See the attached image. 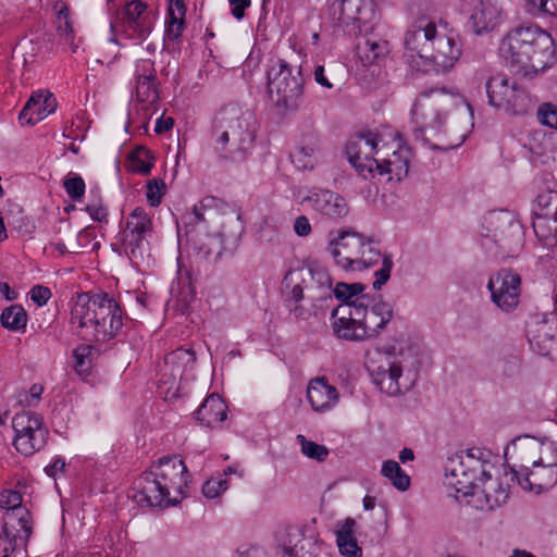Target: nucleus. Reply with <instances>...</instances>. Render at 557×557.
<instances>
[{
    "mask_svg": "<svg viewBox=\"0 0 557 557\" xmlns=\"http://www.w3.org/2000/svg\"><path fill=\"white\" fill-rule=\"evenodd\" d=\"M15 432L13 445L17 451L28 456L40 450L47 442L48 430L39 413L23 410L12 419Z\"/></svg>",
    "mask_w": 557,
    "mask_h": 557,
    "instance_id": "nucleus-15",
    "label": "nucleus"
},
{
    "mask_svg": "<svg viewBox=\"0 0 557 557\" xmlns=\"http://www.w3.org/2000/svg\"><path fill=\"white\" fill-rule=\"evenodd\" d=\"M437 22L419 21L406 33L405 49L410 58L417 55L425 64L433 37L436 36Z\"/></svg>",
    "mask_w": 557,
    "mask_h": 557,
    "instance_id": "nucleus-25",
    "label": "nucleus"
},
{
    "mask_svg": "<svg viewBox=\"0 0 557 557\" xmlns=\"http://www.w3.org/2000/svg\"><path fill=\"white\" fill-rule=\"evenodd\" d=\"M516 480L522 488L541 493L557 482V465L536 463L528 470H523Z\"/></svg>",
    "mask_w": 557,
    "mask_h": 557,
    "instance_id": "nucleus-27",
    "label": "nucleus"
},
{
    "mask_svg": "<svg viewBox=\"0 0 557 557\" xmlns=\"http://www.w3.org/2000/svg\"><path fill=\"white\" fill-rule=\"evenodd\" d=\"M355 520L347 518L336 530V543L339 553L346 557H361L362 549L354 536Z\"/></svg>",
    "mask_w": 557,
    "mask_h": 557,
    "instance_id": "nucleus-38",
    "label": "nucleus"
},
{
    "mask_svg": "<svg viewBox=\"0 0 557 557\" xmlns=\"http://www.w3.org/2000/svg\"><path fill=\"white\" fill-rule=\"evenodd\" d=\"M357 312L355 302L339 304L331 313V327L333 334L346 342H364L362 334L360 318L355 314Z\"/></svg>",
    "mask_w": 557,
    "mask_h": 557,
    "instance_id": "nucleus-23",
    "label": "nucleus"
},
{
    "mask_svg": "<svg viewBox=\"0 0 557 557\" xmlns=\"http://www.w3.org/2000/svg\"><path fill=\"white\" fill-rule=\"evenodd\" d=\"M57 109V100L52 94L34 92L18 114L22 124L34 125L46 119Z\"/></svg>",
    "mask_w": 557,
    "mask_h": 557,
    "instance_id": "nucleus-29",
    "label": "nucleus"
},
{
    "mask_svg": "<svg viewBox=\"0 0 557 557\" xmlns=\"http://www.w3.org/2000/svg\"><path fill=\"white\" fill-rule=\"evenodd\" d=\"M30 534V524L9 527L8 522H3L0 528V557H11V555L24 549Z\"/></svg>",
    "mask_w": 557,
    "mask_h": 557,
    "instance_id": "nucleus-31",
    "label": "nucleus"
},
{
    "mask_svg": "<svg viewBox=\"0 0 557 557\" xmlns=\"http://www.w3.org/2000/svg\"><path fill=\"white\" fill-rule=\"evenodd\" d=\"M195 299V290L189 282L178 281L171 288L169 305L178 313L185 314Z\"/></svg>",
    "mask_w": 557,
    "mask_h": 557,
    "instance_id": "nucleus-40",
    "label": "nucleus"
},
{
    "mask_svg": "<svg viewBox=\"0 0 557 557\" xmlns=\"http://www.w3.org/2000/svg\"><path fill=\"white\" fill-rule=\"evenodd\" d=\"M520 287V275L509 270L499 271L490 278L487 284L493 302L505 312H509L518 306Z\"/></svg>",
    "mask_w": 557,
    "mask_h": 557,
    "instance_id": "nucleus-21",
    "label": "nucleus"
},
{
    "mask_svg": "<svg viewBox=\"0 0 557 557\" xmlns=\"http://www.w3.org/2000/svg\"><path fill=\"white\" fill-rule=\"evenodd\" d=\"M196 361L195 352L191 349L178 348L164 358L163 366L160 368V383L172 385L177 379H181L186 369L191 368Z\"/></svg>",
    "mask_w": 557,
    "mask_h": 557,
    "instance_id": "nucleus-28",
    "label": "nucleus"
},
{
    "mask_svg": "<svg viewBox=\"0 0 557 557\" xmlns=\"http://www.w3.org/2000/svg\"><path fill=\"white\" fill-rule=\"evenodd\" d=\"M530 348L537 355L549 356L556 346V329L547 321H533L528 325Z\"/></svg>",
    "mask_w": 557,
    "mask_h": 557,
    "instance_id": "nucleus-30",
    "label": "nucleus"
},
{
    "mask_svg": "<svg viewBox=\"0 0 557 557\" xmlns=\"http://www.w3.org/2000/svg\"><path fill=\"white\" fill-rule=\"evenodd\" d=\"M21 503V494L16 491H4L0 494V508L5 510L3 522H8L9 527L29 524V512Z\"/></svg>",
    "mask_w": 557,
    "mask_h": 557,
    "instance_id": "nucleus-36",
    "label": "nucleus"
},
{
    "mask_svg": "<svg viewBox=\"0 0 557 557\" xmlns=\"http://www.w3.org/2000/svg\"><path fill=\"white\" fill-rule=\"evenodd\" d=\"M499 55L511 72L533 78L557 62L553 37L537 26H520L508 32L499 44Z\"/></svg>",
    "mask_w": 557,
    "mask_h": 557,
    "instance_id": "nucleus-2",
    "label": "nucleus"
},
{
    "mask_svg": "<svg viewBox=\"0 0 557 557\" xmlns=\"http://www.w3.org/2000/svg\"><path fill=\"white\" fill-rule=\"evenodd\" d=\"M0 322L3 327L10 331H25L27 313L22 306L12 305L2 311Z\"/></svg>",
    "mask_w": 557,
    "mask_h": 557,
    "instance_id": "nucleus-44",
    "label": "nucleus"
},
{
    "mask_svg": "<svg viewBox=\"0 0 557 557\" xmlns=\"http://www.w3.org/2000/svg\"><path fill=\"white\" fill-rule=\"evenodd\" d=\"M71 324L82 338L106 343L122 330L123 312L108 294L82 293L73 302Z\"/></svg>",
    "mask_w": 557,
    "mask_h": 557,
    "instance_id": "nucleus-3",
    "label": "nucleus"
},
{
    "mask_svg": "<svg viewBox=\"0 0 557 557\" xmlns=\"http://www.w3.org/2000/svg\"><path fill=\"white\" fill-rule=\"evenodd\" d=\"M53 9L55 10L54 26L58 35L64 42L73 46L75 34L69 5L64 2L58 1Z\"/></svg>",
    "mask_w": 557,
    "mask_h": 557,
    "instance_id": "nucleus-39",
    "label": "nucleus"
},
{
    "mask_svg": "<svg viewBox=\"0 0 557 557\" xmlns=\"http://www.w3.org/2000/svg\"><path fill=\"white\" fill-rule=\"evenodd\" d=\"M153 166V157L145 147L135 148L128 158V168L132 172L149 174Z\"/></svg>",
    "mask_w": 557,
    "mask_h": 557,
    "instance_id": "nucleus-46",
    "label": "nucleus"
},
{
    "mask_svg": "<svg viewBox=\"0 0 557 557\" xmlns=\"http://www.w3.org/2000/svg\"><path fill=\"white\" fill-rule=\"evenodd\" d=\"M355 306V315L360 318L366 341L375 338L393 318V308L389 304L374 300L370 296L356 298Z\"/></svg>",
    "mask_w": 557,
    "mask_h": 557,
    "instance_id": "nucleus-18",
    "label": "nucleus"
},
{
    "mask_svg": "<svg viewBox=\"0 0 557 557\" xmlns=\"http://www.w3.org/2000/svg\"><path fill=\"white\" fill-rule=\"evenodd\" d=\"M213 199H206L194 207L193 212L183 218V230L187 243L191 246L195 253L208 262H215L224 249L223 239L220 233L211 234L208 232L210 222L216 220L219 214L215 210L208 208ZM182 234V227L178 226V236Z\"/></svg>",
    "mask_w": 557,
    "mask_h": 557,
    "instance_id": "nucleus-7",
    "label": "nucleus"
},
{
    "mask_svg": "<svg viewBox=\"0 0 557 557\" xmlns=\"http://www.w3.org/2000/svg\"><path fill=\"white\" fill-rule=\"evenodd\" d=\"M533 221L549 219L557 215V194L546 191L537 196L531 209Z\"/></svg>",
    "mask_w": 557,
    "mask_h": 557,
    "instance_id": "nucleus-42",
    "label": "nucleus"
},
{
    "mask_svg": "<svg viewBox=\"0 0 557 557\" xmlns=\"http://www.w3.org/2000/svg\"><path fill=\"white\" fill-rule=\"evenodd\" d=\"M534 234L542 245L557 250V214L549 219L533 221Z\"/></svg>",
    "mask_w": 557,
    "mask_h": 557,
    "instance_id": "nucleus-41",
    "label": "nucleus"
},
{
    "mask_svg": "<svg viewBox=\"0 0 557 557\" xmlns=\"http://www.w3.org/2000/svg\"><path fill=\"white\" fill-rule=\"evenodd\" d=\"M184 16L177 15L174 9H170L169 20L165 27L164 38L176 41L181 38L184 29Z\"/></svg>",
    "mask_w": 557,
    "mask_h": 557,
    "instance_id": "nucleus-51",
    "label": "nucleus"
},
{
    "mask_svg": "<svg viewBox=\"0 0 557 557\" xmlns=\"http://www.w3.org/2000/svg\"><path fill=\"white\" fill-rule=\"evenodd\" d=\"M307 399L314 411L323 412L337 403L338 392L324 377H317L308 385Z\"/></svg>",
    "mask_w": 557,
    "mask_h": 557,
    "instance_id": "nucleus-32",
    "label": "nucleus"
},
{
    "mask_svg": "<svg viewBox=\"0 0 557 557\" xmlns=\"http://www.w3.org/2000/svg\"><path fill=\"white\" fill-rule=\"evenodd\" d=\"M164 193L165 184L162 180L153 178L148 182L146 198L150 206L156 207L160 205Z\"/></svg>",
    "mask_w": 557,
    "mask_h": 557,
    "instance_id": "nucleus-53",
    "label": "nucleus"
},
{
    "mask_svg": "<svg viewBox=\"0 0 557 557\" xmlns=\"http://www.w3.org/2000/svg\"><path fill=\"white\" fill-rule=\"evenodd\" d=\"M301 203L332 220L344 219L349 212L346 199L330 189L312 188Z\"/></svg>",
    "mask_w": 557,
    "mask_h": 557,
    "instance_id": "nucleus-22",
    "label": "nucleus"
},
{
    "mask_svg": "<svg viewBox=\"0 0 557 557\" xmlns=\"http://www.w3.org/2000/svg\"><path fill=\"white\" fill-rule=\"evenodd\" d=\"M486 233L482 232L484 237L483 245L488 247L494 243L503 257L516 255L522 247V228L518 221L507 212L493 213L486 219V225L483 226Z\"/></svg>",
    "mask_w": 557,
    "mask_h": 557,
    "instance_id": "nucleus-12",
    "label": "nucleus"
},
{
    "mask_svg": "<svg viewBox=\"0 0 557 557\" xmlns=\"http://www.w3.org/2000/svg\"><path fill=\"white\" fill-rule=\"evenodd\" d=\"M30 298L39 307L46 305L51 297V292L48 287L36 285L30 289Z\"/></svg>",
    "mask_w": 557,
    "mask_h": 557,
    "instance_id": "nucleus-60",
    "label": "nucleus"
},
{
    "mask_svg": "<svg viewBox=\"0 0 557 557\" xmlns=\"http://www.w3.org/2000/svg\"><path fill=\"white\" fill-rule=\"evenodd\" d=\"M189 473L182 459L166 456L159 459L149 471L143 473L137 502L157 507L162 504L176 505L186 496Z\"/></svg>",
    "mask_w": 557,
    "mask_h": 557,
    "instance_id": "nucleus-5",
    "label": "nucleus"
},
{
    "mask_svg": "<svg viewBox=\"0 0 557 557\" xmlns=\"http://www.w3.org/2000/svg\"><path fill=\"white\" fill-rule=\"evenodd\" d=\"M393 268V260L391 256H383L382 267L374 273L375 281L372 286L373 289L380 290L384 284L389 280Z\"/></svg>",
    "mask_w": 557,
    "mask_h": 557,
    "instance_id": "nucleus-54",
    "label": "nucleus"
},
{
    "mask_svg": "<svg viewBox=\"0 0 557 557\" xmlns=\"http://www.w3.org/2000/svg\"><path fill=\"white\" fill-rule=\"evenodd\" d=\"M368 370L372 382L382 393L388 396H398L411 387V384L400 381L403 374L401 366L391 356H382L377 364L372 362Z\"/></svg>",
    "mask_w": 557,
    "mask_h": 557,
    "instance_id": "nucleus-19",
    "label": "nucleus"
},
{
    "mask_svg": "<svg viewBox=\"0 0 557 557\" xmlns=\"http://www.w3.org/2000/svg\"><path fill=\"white\" fill-rule=\"evenodd\" d=\"M259 240L261 243L278 245L281 243V235L273 226L265 223L260 227Z\"/></svg>",
    "mask_w": 557,
    "mask_h": 557,
    "instance_id": "nucleus-59",
    "label": "nucleus"
},
{
    "mask_svg": "<svg viewBox=\"0 0 557 557\" xmlns=\"http://www.w3.org/2000/svg\"><path fill=\"white\" fill-rule=\"evenodd\" d=\"M296 441L300 445L301 453L309 459L322 462L330 455L326 446L309 441L302 434H298Z\"/></svg>",
    "mask_w": 557,
    "mask_h": 557,
    "instance_id": "nucleus-47",
    "label": "nucleus"
},
{
    "mask_svg": "<svg viewBox=\"0 0 557 557\" xmlns=\"http://www.w3.org/2000/svg\"><path fill=\"white\" fill-rule=\"evenodd\" d=\"M42 392V385L33 384L29 388V392L20 394L18 401L24 407H34L39 403Z\"/></svg>",
    "mask_w": 557,
    "mask_h": 557,
    "instance_id": "nucleus-57",
    "label": "nucleus"
},
{
    "mask_svg": "<svg viewBox=\"0 0 557 557\" xmlns=\"http://www.w3.org/2000/svg\"><path fill=\"white\" fill-rule=\"evenodd\" d=\"M63 187L71 199L78 201L85 194L86 185L81 175L70 172L64 177Z\"/></svg>",
    "mask_w": 557,
    "mask_h": 557,
    "instance_id": "nucleus-50",
    "label": "nucleus"
},
{
    "mask_svg": "<svg viewBox=\"0 0 557 557\" xmlns=\"http://www.w3.org/2000/svg\"><path fill=\"white\" fill-rule=\"evenodd\" d=\"M90 218L97 222H104L108 218V211L100 202L88 203L85 209Z\"/></svg>",
    "mask_w": 557,
    "mask_h": 557,
    "instance_id": "nucleus-62",
    "label": "nucleus"
},
{
    "mask_svg": "<svg viewBox=\"0 0 557 557\" xmlns=\"http://www.w3.org/2000/svg\"><path fill=\"white\" fill-rule=\"evenodd\" d=\"M528 2L540 12L557 16V0H528Z\"/></svg>",
    "mask_w": 557,
    "mask_h": 557,
    "instance_id": "nucleus-61",
    "label": "nucleus"
},
{
    "mask_svg": "<svg viewBox=\"0 0 557 557\" xmlns=\"http://www.w3.org/2000/svg\"><path fill=\"white\" fill-rule=\"evenodd\" d=\"M294 232L301 237L310 234L311 225L307 216L300 215L296 218L294 222Z\"/></svg>",
    "mask_w": 557,
    "mask_h": 557,
    "instance_id": "nucleus-64",
    "label": "nucleus"
},
{
    "mask_svg": "<svg viewBox=\"0 0 557 557\" xmlns=\"http://www.w3.org/2000/svg\"><path fill=\"white\" fill-rule=\"evenodd\" d=\"M379 141L376 134L367 132L350 138L346 145L348 161L364 177L380 169L379 158L383 148L379 147Z\"/></svg>",
    "mask_w": 557,
    "mask_h": 557,
    "instance_id": "nucleus-17",
    "label": "nucleus"
},
{
    "mask_svg": "<svg viewBox=\"0 0 557 557\" xmlns=\"http://www.w3.org/2000/svg\"><path fill=\"white\" fill-rule=\"evenodd\" d=\"M495 456L491 450L472 447L449 459L446 484L462 495L478 497L481 509L493 510L509 498V484L492 479Z\"/></svg>",
    "mask_w": 557,
    "mask_h": 557,
    "instance_id": "nucleus-1",
    "label": "nucleus"
},
{
    "mask_svg": "<svg viewBox=\"0 0 557 557\" xmlns=\"http://www.w3.org/2000/svg\"><path fill=\"white\" fill-rule=\"evenodd\" d=\"M333 8L338 25L349 36L368 35L379 17L374 0H341Z\"/></svg>",
    "mask_w": 557,
    "mask_h": 557,
    "instance_id": "nucleus-13",
    "label": "nucleus"
},
{
    "mask_svg": "<svg viewBox=\"0 0 557 557\" xmlns=\"http://www.w3.org/2000/svg\"><path fill=\"white\" fill-rule=\"evenodd\" d=\"M329 252L345 271H361L376 264L382 255L377 244L351 230L342 231L331 240Z\"/></svg>",
    "mask_w": 557,
    "mask_h": 557,
    "instance_id": "nucleus-8",
    "label": "nucleus"
},
{
    "mask_svg": "<svg viewBox=\"0 0 557 557\" xmlns=\"http://www.w3.org/2000/svg\"><path fill=\"white\" fill-rule=\"evenodd\" d=\"M151 232V218L144 208H135L126 218L122 231V246L126 257L137 269L149 263Z\"/></svg>",
    "mask_w": 557,
    "mask_h": 557,
    "instance_id": "nucleus-10",
    "label": "nucleus"
},
{
    "mask_svg": "<svg viewBox=\"0 0 557 557\" xmlns=\"http://www.w3.org/2000/svg\"><path fill=\"white\" fill-rule=\"evenodd\" d=\"M542 443L540 440L524 435L515 438L507 447V454H511L515 463L511 468V480L522 474L523 470H528L536 463H541L539 454L541 453Z\"/></svg>",
    "mask_w": 557,
    "mask_h": 557,
    "instance_id": "nucleus-24",
    "label": "nucleus"
},
{
    "mask_svg": "<svg viewBox=\"0 0 557 557\" xmlns=\"http://www.w3.org/2000/svg\"><path fill=\"white\" fill-rule=\"evenodd\" d=\"M381 473L399 491H407L410 486L409 475L394 460L384 461Z\"/></svg>",
    "mask_w": 557,
    "mask_h": 557,
    "instance_id": "nucleus-45",
    "label": "nucleus"
},
{
    "mask_svg": "<svg viewBox=\"0 0 557 557\" xmlns=\"http://www.w3.org/2000/svg\"><path fill=\"white\" fill-rule=\"evenodd\" d=\"M364 286L361 283H338L334 288V295L342 304L355 302L356 298L366 296L363 293Z\"/></svg>",
    "mask_w": 557,
    "mask_h": 557,
    "instance_id": "nucleus-49",
    "label": "nucleus"
},
{
    "mask_svg": "<svg viewBox=\"0 0 557 557\" xmlns=\"http://www.w3.org/2000/svg\"><path fill=\"white\" fill-rule=\"evenodd\" d=\"M97 349L91 345H81L73 350L74 369L81 376H88L94 366Z\"/></svg>",
    "mask_w": 557,
    "mask_h": 557,
    "instance_id": "nucleus-43",
    "label": "nucleus"
},
{
    "mask_svg": "<svg viewBox=\"0 0 557 557\" xmlns=\"http://www.w3.org/2000/svg\"><path fill=\"white\" fill-rule=\"evenodd\" d=\"M311 284L306 286L308 297L314 302L315 306L323 308L332 300L334 289L332 288V281L329 273L324 269H309Z\"/></svg>",
    "mask_w": 557,
    "mask_h": 557,
    "instance_id": "nucleus-33",
    "label": "nucleus"
},
{
    "mask_svg": "<svg viewBox=\"0 0 557 557\" xmlns=\"http://www.w3.org/2000/svg\"><path fill=\"white\" fill-rule=\"evenodd\" d=\"M134 77L135 79H157L154 63L149 59L139 60L136 63Z\"/></svg>",
    "mask_w": 557,
    "mask_h": 557,
    "instance_id": "nucleus-58",
    "label": "nucleus"
},
{
    "mask_svg": "<svg viewBox=\"0 0 557 557\" xmlns=\"http://www.w3.org/2000/svg\"><path fill=\"white\" fill-rule=\"evenodd\" d=\"M500 12L502 9L498 7L497 0H480L470 16L474 33L480 35L492 29Z\"/></svg>",
    "mask_w": 557,
    "mask_h": 557,
    "instance_id": "nucleus-34",
    "label": "nucleus"
},
{
    "mask_svg": "<svg viewBox=\"0 0 557 557\" xmlns=\"http://www.w3.org/2000/svg\"><path fill=\"white\" fill-rule=\"evenodd\" d=\"M232 10L231 13L236 20H242L245 16V10L250 7V0H228Z\"/></svg>",
    "mask_w": 557,
    "mask_h": 557,
    "instance_id": "nucleus-63",
    "label": "nucleus"
},
{
    "mask_svg": "<svg viewBox=\"0 0 557 557\" xmlns=\"http://www.w3.org/2000/svg\"><path fill=\"white\" fill-rule=\"evenodd\" d=\"M387 52V41L374 36L368 37V35H364L363 39L357 45L358 58L364 66L377 62Z\"/></svg>",
    "mask_w": 557,
    "mask_h": 557,
    "instance_id": "nucleus-37",
    "label": "nucleus"
},
{
    "mask_svg": "<svg viewBox=\"0 0 557 557\" xmlns=\"http://www.w3.org/2000/svg\"><path fill=\"white\" fill-rule=\"evenodd\" d=\"M461 55V45L458 34L448 26V23L437 22L436 36L433 37L432 48L425 61V66H432L436 73L451 70Z\"/></svg>",
    "mask_w": 557,
    "mask_h": 557,
    "instance_id": "nucleus-16",
    "label": "nucleus"
},
{
    "mask_svg": "<svg viewBox=\"0 0 557 557\" xmlns=\"http://www.w3.org/2000/svg\"><path fill=\"white\" fill-rule=\"evenodd\" d=\"M136 98L139 102L153 104L159 99L157 79H135Z\"/></svg>",
    "mask_w": 557,
    "mask_h": 557,
    "instance_id": "nucleus-48",
    "label": "nucleus"
},
{
    "mask_svg": "<svg viewBox=\"0 0 557 557\" xmlns=\"http://www.w3.org/2000/svg\"><path fill=\"white\" fill-rule=\"evenodd\" d=\"M227 488V480L210 479L202 485V493L207 498H215Z\"/></svg>",
    "mask_w": 557,
    "mask_h": 557,
    "instance_id": "nucleus-55",
    "label": "nucleus"
},
{
    "mask_svg": "<svg viewBox=\"0 0 557 557\" xmlns=\"http://www.w3.org/2000/svg\"><path fill=\"white\" fill-rule=\"evenodd\" d=\"M277 546L283 557H312L315 544L312 539L306 537L298 527H288L276 535Z\"/></svg>",
    "mask_w": 557,
    "mask_h": 557,
    "instance_id": "nucleus-26",
    "label": "nucleus"
},
{
    "mask_svg": "<svg viewBox=\"0 0 557 557\" xmlns=\"http://www.w3.org/2000/svg\"><path fill=\"white\" fill-rule=\"evenodd\" d=\"M542 125L557 129V106L550 102L542 103L536 113Z\"/></svg>",
    "mask_w": 557,
    "mask_h": 557,
    "instance_id": "nucleus-52",
    "label": "nucleus"
},
{
    "mask_svg": "<svg viewBox=\"0 0 557 557\" xmlns=\"http://www.w3.org/2000/svg\"><path fill=\"white\" fill-rule=\"evenodd\" d=\"M456 91L432 88L419 94L412 108L413 135L417 140L429 144L443 134L448 114L465 104Z\"/></svg>",
    "mask_w": 557,
    "mask_h": 557,
    "instance_id": "nucleus-6",
    "label": "nucleus"
},
{
    "mask_svg": "<svg viewBox=\"0 0 557 557\" xmlns=\"http://www.w3.org/2000/svg\"><path fill=\"white\" fill-rule=\"evenodd\" d=\"M488 104L512 115H523L532 107L529 92L505 74L491 76L485 84Z\"/></svg>",
    "mask_w": 557,
    "mask_h": 557,
    "instance_id": "nucleus-11",
    "label": "nucleus"
},
{
    "mask_svg": "<svg viewBox=\"0 0 557 557\" xmlns=\"http://www.w3.org/2000/svg\"><path fill=\"white\" fill-rule=\"evenodd\" d=\"M257 136V120L252 111L238 104H227L216 114L212 126L215 149L225 159L245 161Z\"/></svg>",
    "mask_w": 557,
    "mask_h": 557,
    "instance_id": "nucleus-4",
    "label": "nucleus"
},
{
    "mask_svg": "<svg viewBox=\"0 0 557 557\" xmlns=\"http://www.w3.org/2000/svg\"><path fill=\"white\" fill-rule=\"evenodd\" d=\"M382 148L383 154L379 158L380 169H375V172L380 175L388 174V180L400 182L408 175L411 149L401 144L398 134L391 144L383 145Z\"/></svg>",
    "mask_w": 557,
    "mask_h": 557,
    "instance_id": "nucleus-20",
    "label": "nucleus"
},
{
    "mask_svg": "<svg viewBox=\"0 0 557 557\" xmlns=\"http://www.w3.org/2000/svg\"><path fill=\"white\" fill-rule=\"evenodd\" d=\"M542 443L539 459L541 462L557 465V444L549 438L540 440Z\"/></svg>",
    "mask_w": 557,
    "mask_h": 557,
    "instance_id": "nucleus-56",
    "label": "nucleus"
},
{
    "mask_svg": "<svg viewBox=\"0 0 557 557\" xmlns=\"http://www.w3.org/2000/svg\"><path fill=\"white\" fill-rule=\"evenodd\" d=\"M268 90L275 106L283 111H295L302 103L304 79L300 71L283 60L272 65L268 72Z\"/></svg>",
    "mask_w": 557,
    "mask_h": 557,
    "instance_id": "nucleus-9",
    "label": "nucleus"
},
{
    "mask_svg": "<svg viewBox=\"0 0 557 557\" xmlns=\"http://www.w3.org/2000/svg\"><path fill=\"white\" fill-rule=\"evenodd\" d=\"M227 406L218 394L209 395L196 411V419L208 428H215L227 417Z\"/></svg>",
    "mask_w": 557,
    "mask_h": 557,
    "instance_id": "nucleus-35",
    "label": "nucleus"
},
{
    "mask_svg": "<svg viewBox=\"0 0 557 557\" xmlns=\"http://www.w3.org/2000/svg\"><path fill=\"white\" fill-rule=\"evenodd\" d=\"M156 21V11L146 2L131 0L117 11L115 21L111 22V29L121 28L127 38L141 44L153 30Z\"/></svg>",
    "mask_w": 557,
    "mask_h": 557,
    "instance_id": "nucleus-14",
    "label": "nucleus"
}]
</instances>
